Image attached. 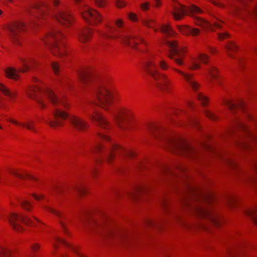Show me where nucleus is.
<instances>
[{
	"mask_svg": "<svg viewBox=\"0 0 257 257\" xmlns=\"http://www.w3.org/2000/svg\"><path fill=\"white\" fill-rule=\"evenodd\" d=\"M27 93L30 98L35 99L42 108L45 106L42 99L43 95L47 96L51 103L56 107L53 112L54 119H49L45 120L51 127H55L61 125L62 123L60 119H68L74 127L79 131H84L88 127V124L85 120L76 115H69L63 110V108L67 107V103L58 98L51 89H41L38 87H32L27 90Z\"/></svg>",
	"mask_w": 257,
	"mask_h": 257,
	"instance_id": "nucleus-1",
	"label": "nucleus"
},
{
	"mask_svg": "<svg viewBox=\"0 0 257 257\" xmlns=\"http://www.w3.org/2000/svg\"><path fill=\"white\" fill-rule=\"evenodd\" d=\"M80 221L85 227L96 232H103V235L114 238L120 243H125L127 241V233L124 230L114 231L108 227L105 220H97L94 218H90L88 213H84L80 218Z\"/></svg>",
	"mask_w": 257,
	"mask_h": 257,
	"instance_id": "nucleus-2",
	"label": "nucleus"
},
{
	"mask_svg": "<svg viewBox=\"0 0 257 257\" xmlns=\"http://www.w3.org/2000/svg\"><path fill=\"white\" fill-rule=\"evenodd\" d=\"M98 137L102 141L109 144V146H106L103 143L96 142L91 148V151L102 153L103 159L108 163H111L113 158L114 155L121 154L122 155L130 158L135 156V153L130 150H127L113 143L109 137L102 133H98Z\"/></svg>",
	"mask_w": 257,
	"mask_h": 257,
	"instance_id": "nucleus-3",
	"label": "nucleus"
},
{
	"mask_svg": "<svg viewBox=\"0 0 257 257\" xmlns=\"http://www.w3.org/2000/svg\"><path fill=\"white\" fill-rule=\"evenodd\" d=\"M117 28H112L108 26L106 33L100 32V36L105 39H115L125 45L135 47L139 42H143L142 38L136 34L130 33L126 29H121L123 22L118 19L115 22Z\"/></svg>",
	"mask_w": 257,
	"mask_h": 257,
	"instance_id": "nucleus-4",
	"label": "nucleus"
},
{
	"mask_svg": "<svg viewBox=\"0 0 257 257\" xmlns=\"http://www.w3.org/2000/svg\"><path fill=\"white\" fill-rule=\"evenodd\" d=\"M92 95L95 100L92 101L105 109H107L112 100L117 99V94L113 93L106 84L100 81H96L91 86Z\"/></svg>",
	"mask_w": 257,
	"mask_h": 257,
	"instance_id": "nucleus-5",
	"label": "nucleus"
},
{
	"mask_svg": "<svg viewBox=\"0 0 257 257\" xmlns=\"http://www.w3.org/2000/svg\"><path fill=\"white\" fill-rule=\"evenodd\" d=\"M166 147L188 157H195L200 154V151L189 144L182 139L165 137L163 138Z\"/></svg>",
	"mask_w": 257,
	"mask_h": 257,
	"instance_id": "nucleus-6",
	"label": "nucleus"
},
{
	"mask_svg": "<svg viewBox=\"0 0 257 257\" xmlns=\"http://www.w3.org/2000/svg\"><path fill=\"white\" fill-rule=\"evenodd\" d=\"M145 67L147 73L154 79L158 89L163 92H169L170 89V80L165 74L159 71L157 64L151 58L147 61Z\"/></svg>",
	"mask_w": 257,
	"mask_h": 257,
	"instance_id": "nucleus-7",
	"label": "nucleus"
},
{
	"mask_svg": "<svg viewBox=\"0 0 257 257\" xmlns=\"http://www.w3.org/2000/svg\"><path fill=\"white\" fill-rule=\"evenodd\" d=\"M63 37V34L58 30H53L43 39V41L51 48L54 55L62 57L65 54L64 44L63 41L59 42V41Z\"/></svg>",
	"mask_w": 257,
	"mask_h": 257,
	"instance_id": "nucleus-8",
	"label": "nucleus"
},
{
	"mask_svg": "<svg viewBox=\"0 0 257 257\" xmlns=\"http://www.w3.org/2000/svg\"><path fill=\"white\" fill-rule=\"evenodd\" d=\"M241 130L244 133L243 138L237 142V145L243 149H250L252 145L257 144V136L251 133L247 126L241 121L236 120L234 126L231 128L229 132L233 133L236 130Z\"/></svg>",
	"mask_w": 257,
	"mask_h": 257,
	"instance_id": "nucleus-9",
	"label": "nucleus"
},
{
	"mask_svg": "<svg viewBox=\"0 0 257 257\" xmlns=\"http://www.w3.org/2000/svg\"><path fill=\"white\" fill-rule=\"evenodd\" d=\"M174 11L171 12L174 18L176 20L182 19L184 15H188L194 16L196 15L203 13V11L195 5H192L189 7H186L180 4L176 0H173L172 4Z\"/></svg>",
	"mask_w": 257,
	"mask_h": 257,
	"instance_id": "nucleus-10",
	"label": "nucleus"
},
{
	"mask_svg": "<svg viewBox=\"0 0 257 257\" xmlns=\"http://www.w3.org/2000/svg\"><path fill=\"white\" fill-rule=\"evenodd\" d=\"M8 219L13 228L18 231L22 230V227L20 224V222H23L26 225L38 227L32 218L28 216L19 215L17 213H11L8 216Z\"/></svg>",
	"mask_w": 257,
	"mask_h": 257,
	"instance_id": "nucleus-11",
	"label": "nucleus"
},
{
	"mask_svg": "<svg viewBox=\"0 0 257 257\" xmlns=\"http://www.w3.org/2000/svg\"><path fill=\"white\" fill-rule=\"evenodd\" d=\"M166 45L169 47L170 51L168 57L174 60V61L179 65L184 64L182 60V53L185 52L183 48H179L177 42L175 40L169 41L166 42Z\"/></svg>",
	"mask_w": 257,
	"mask_h": 257,
	"instance_id": "nucleus-12",
	"label": "nucleus"
},
{
	"mask_svg": "<svg viewBox=\"0 0 257 257\" xmlns=\"http://www.w3.org/2000/svg\"><path fill=\"white\" fill-rule=\"evenodd\" d=\"M79 11L83 18L91 25H97L102 21V16L95 10L83 6Z\"/></svg>",
	"mask_w": 257,
	"mask_h": 257,
	"instance_id": "nucleus-13",
	"label": "nucleus"
},
{
	"mask_svg": "<svg viewBox=\"0 0 257 257\" xmlns=\"http://www.w3.org/2000/svg\"><path fill=\"white\" fill-rule=\"evenodd\" d=\"M49 0H42L39 3L31 6L28 10L29 14L33 16L31 23L34 24L35 20L38 19L40 17H44L46 11L49 9L48 2Z\"/></svg>",
	"mask_w": 257,
	"mask_h": 257,
	"instance_id": "nucleus-14",
	"label": "nucleus"
},
{
	"mask_svg": "<svg viewBox=\"0 0 257 257\" xmlns=\"http://www.w3.org/2000/svg\"><path fill=\"white\" fill-rule=\"evenodd\" d=\"M25 23L23 22H16L8 27L9 35L11 40L16 44H20L19 33L26 29Z\"/></svg>",
	"mask_w": 257,
	"mask_h": 257,
	"instance_id": "nucleus-15",
	"label": "nucleus"
},
{
	"mask_svg": "<svg viewBox=\"0 0 257 257\" xmlns=\"http://www.w3.org/2000/svg\"><path fill=\"white\" fill-rule=\"evenodd\" d=\"M130 112L125 108H119L112 113V116L117 126L121 130H125L127 119Z\"/></svg>",
	"mask_w": 257,
	"mask_h": 257,
	"instance_id": "nucleus-16",
	"label": "nucleus"
},
{
	"mask_svg": "<svg viewBox=\"0 0 257 257\" xmlns=\"http://www.w3.org/2000/svg\"><path fill=\"white\" fill-rule=\"evenodd\" d=\"M53 16L59 23L66 27L71 25L73 22L71 15L62 8L56 9L53 13Z\"/></svg>",
	"mask_w": 257,
	"mask_h": 257,
	"instance_id": "nucleus-17",
	"label": "nucleus"
},
{
	"mask_svg": "<svg viewBox=\"0 0 257 257\" xmlns=\"http://www.w3.org/2000/svg\"><path fill=\"white\" fill-rule=\"evenodd\" d=\"M193 207L194 211L198 215L209 219L215 225L218 224L217 216L210 209L203 206H195Z\"/></svg>",
	"mask_w": 257,
	"mask_h": 257,
	"instance_id": "nucleus-18",
	"label": "nucleus"
},
{
	"mask_svg": "<svg viewBox=\"0 0 257 257\" xmlns=\"http://www.w3.org/2000/svg\"><path fill=\"white\" fill-rule=\"evenodd\" d=\"M88 113L90 118L100 127L105 129L109 127L110 125L107 120L98 112L94 111L92 113L88 112Z\"/></svg>",
	"mask_w": 257,
	"mask_h": 257,
	"instance_id": "nucleus-19",
	"label": "nucleus"
},
{
	"mask_svg": "<svg viewBox=\"0 0 257 257\" xmlns=\"http://www.w3.org/2000/svg\"><path fill=\"white\" fill-rule=\"evenodd\" d=\"M20 60L22 64V67L19 69V71L21 72L28 71L30 68H34L37 64L35 59L32 56L20 58Z\"/></svg>",
	"mask_w": 257,
	"mask_h": 257,
	"instance_id": "nucleus-20",
	"label": "nucleus"
},
{
	"mask_svg": "<svg viewBox=\"0 0 257 257\" xmlns=\"http://www.w3.org/2000/svg\"><path fill=\"white\" fill-rule=\"evenodd\" d=\"M173 69L183 77L185 80L194 91H196L197 90L199 85L193 79V75L192 74L186 73L176 68H173Z\"/></svg>",
	"mask_w": 257,
	"mask_h": 257,
	"instance_id": "nucleus-21",
	"label": "nucleus"
},
{
	"mask_svg": "<svg viewBox=\"0 0 257 257\" xmlns=\"http://www.w3.org/2000/svg\"><path fill=\"white\" fill-rule=\"evenodd\" d=\"M195 23L196 25L202 28L212 31L214 30V28L217 29L221 28V25L218 22H214L213 24H211L200 17H195Z\"/></svg>",
	"mask_w": 257,
	"mask_h": 257,
	"instance_id": "nucleus-22",
	"label": "nucleus"
},
{
	"mask_svg": "<svg viewBox=\"0 0 257 257\" xmlns=\"http://www.w3.org/2000/svg\"><path fill=\"white\" fill-rule=\"evenodd\" d=\"M92 33V30L89 28H83L80 30L77 33L79 41L83 44L88 42L91 38Z\"/></svg>",
	"mask_w": 257,
	"mask_h": 257,
	"instance_id": "nucleus-23",
	"label": "nucleus"
},
{
	"mask_svg": "<svg viewBox=\"0 0 257 257\" xmlns=\"http://www.w3.org/2000/svg\"><path fill=\"white\" fill-rule=\"evenodd\" d=\"M243 6H248L250 3L249 12L257 19V0H237Z\"/></svg>",
	"mask_w": 257,
	"mask_h": 257,
	"instance_id": "nucleus-24",
	"label": "nucleus"
},
{
	"mask_svg": "<svg viewBox=\"0 0 257 257\" xmlns=\"http://www.w3.org/2000/svg\"><path fill=\"white\" fill-rule=\"evenodd\" d=\"M78 75L80 80L83 84L90 83L92 81L91 73L88 70L80 69L78 71Z\"/></svg>",
	"mask_w": 257,
	"mask_h": 257,
	"instance_id": "nucleus-25",
	"label": "nucleus"
},
{
	"mask_svg": "<svg viewBox=\"0 0 257 257\" xmlns=\"http://www.w3.org/2000/svg\"><path fill=\"white\" fill-rule=\"evenodd\" d=\"M224 104L226 105L232 112L238 108L243 109L244 106V101L242 100L238 101L237 103H235L231 100H224Z\"/></svg>",
	"mask_w": 257,
	"mask_h": 257,
	"instance_id": "nucleus-26",
	"label": "nucleus"
},
{
	"mask_svg": "<svg viewBox=\"0 0 257 257\" xmlns=\"http://www.w3.org/2000/svg\"><path fill=\"white\" fill-rule=\"evenodd\" d=\"M46 210L48 211L51 212L55 214L56 216H57L59 218V222L61 225V227L63 228L64 230L66 231V225L65 223L62 221V219L64 218V219H66V218L64 217L62 213L59 211L53 208L52 207L48 206H45L44 207Z\"/></svg>",
	"mask_w": 257,
	"mask_h": 257,
	"instance_id": "nucleus-27",
	"label": "nucleus"
},
{
	"mask_svg": "<svg viewBox=\"0 0 257 257\" xmlns=\"http://www.w3.org/2000/svg\"><path fill=\"white\" fill-rule=\"evenodd\" d=\"M178 29L182 34L186 35L191 34L193 36H196L200 31L198 29H193L186 26H178Z\"/></svg>",
	"mask_w": 257,
	"mask_h": 257,
	"instance_id": "nucleus-28",
	"label": "nucleus"
},
{
	"mask_svg": "<svg viewBox=\"0 0 257 257\" xmlns=\"http://www.w3.org/2000/svg\"><path fill=\"white\" fill-rule=\"evenodd\" d=\"M54 239L56 241V242H53V246L55 248H57V243H62L63 244H64V245H66V246H69L70 247L72 250H73V251H74L77 255H78V256H79L80 257H86L84 255L82 254H81L75 248V247L71 245L70 244H69L68 243H67L66 241H65L64 240L62 239H61L60 238H59V237L58 236H55L54 237Z\"/></svg>",
	"mask_w": 257,
	"mask_h": 257,
	"instance_id": "nucleus-29",
	"label": "nucleus"
},
{
	"mask_svg": "<svg viewBox=\"0 0 257 257\" xmlns=\"http://www.w3.org/2000/svg\"><path fill=\"white\" fill-rule=\"evenodd\" d=\"M0 91L4 95L9 97L11 100H13L17 96V92L15 90H11L7 86L0 83Z\"/></svg>",
	"mask_w": 257,
	"mask_h": 257,
	"instance_id": "nucleus-30",
	"label": "nucleus"
},
{
	"mask_svg": "<svg viewBox=\"0 0 257 257\" xmlns=\"http://www.w3.org/2000/svg\"><path fill=\"white\" fill-rule=\"evenodd\" d=\"M149 189L148 186L147 185H140L136 186L133 191L128 193V195L133 198L136 197L137 195L141 193L148 191Z\"/></svg>",
	"mask_w": 257,
	"mask_h": 257,
	"instance_id": "nucleus-31",
	"label": "nucleus"
},
{
	"mask_svg": "<svg viewBox=\"0 0 257 257\" xmlns=\"http://www.w3.org/2000/svg\"><path fill=\"white\" fill-rule=\"evenodd\" d=\"M8 120L16 125L22 126L23 127H26L28 130L32 131L35 133L36 132V130L34 126V122L33 121H30L27 123H21L16 120L11 118L8 119Z\"/></svg>",
	"mask_w": 257,
	"mask_h": 257,
	"instance_id": "nucleus-32",
	"label": "nucleus"
},
{
	"mask_svg": "<svg viewBox=\"0 0 257 257\" xmlns=\"http://www.w3.org/2000/svg\"><path fill=\"white\" fill-rule=\"evenodd\" d=\"M245 213L251 218L254 223L257 225V206L254 208L247 209L245 211Z\"/></svg>",
	"mask_w": 257,
	"mask_h": 257,
	"instance_id": "nucleus-33",
	"label": "nucleus"
},
{
	"mask_svg": "<svg viewBox=\"0 0 257 257\" xmlns=\"http://www.w3.org/2000/svg\"><path fill=\"white\" fill-rule=\"evenodd\" d=\"M6 76L17 80L19 77L18 71L14 68H9L6 70Z\"/></svg>",
	"mask_w": 257,
	"mask_h": 257,
	"instance_id": "nucleus-34",
	"label": "nucleus"
},
{
	"mask_svg": "<svg viewBox=\"0 0 257 257\" xmlns=\"http://www.w3.org/2000/svg\"><path fill=\"white\" fill-rule=\"evenodd\" d=\"M226 49L227 51L228 55L231 58H233L232 52H235L237 50V46L232 42H229L226 46Z\"/></svg>",
	"mask_w": 257,
	"mask_h": 257,
	"instance_id": "nucleus-35",
	"label": "nucleus"
},
{
	"mask_svg": "<svg viewBox=\"0 0 257 257\" xmlns=\"http://www.w3.org/2000/svg\"><path fill=\"white\" fill-rule=\"evenodd\" d=\"M11 173L12 174H13L14 175H15V176H16L19 178H21V179H29V180H36V179L34 177H33L29 174H26L24 175L21 174L15 170L12 171Z\"/></svg>",
	"mask_w": 257,
	"mask_h": 257,
	"instance_id": "nucleus-36",
	"label": "nucleus"
},
{
	"mask_svg": "<svg viewBox=\"0 0 257 257\" xmlns=\"http://www.w3.org/2000/svg\"><path fill=\"white\" fill-rule=\"evenodd\" d=\"M161 31L168 36H172L174 35V32L168 25H163L161 27Z\"/></svg>",
	"mask_w": 257,
	"mask_h": 257,
	"instance_id": "nucleus-37",
	"label": "nucleus"
},
{
	"mask_svg": "<svg viewBox=\"0 0 257 257\" xmlns=\"http://www.w3.org/2000/svg\"><path fill=\"white\" fill-rule=\"evenodd\" d=\"M18 201L24 209L30 211V208L32 207V205L28 201L24 199H19Z\"/></svg>",
	"mask_w": 257,
	"mask_h": 257,
	"instance_id": "nucleus-38",
	"label": "nucleus"
},
{
	"mask_svg": "<svg viewBox=\"0 0 257 257\" xmlns=\"http://www.w3.org/2000/svg\"><path fill=\"white\" fill-rule=\"evenodd\" d=\"M208 71L212 79L214 80L215 81L216 80V81H217V70H216V69L215 67L212 66L209 68Z\"/></svg>",
	"mask_w": 257,
	"mask_h": 257,
	"instance_id": "nucleus-39",
	"label": "nucleus"
},
{
	"mask_svg": "<svg viewBox=\"0 0 257 257\" xmlns=\"http://www.w3.org/2000/svg\"><path fill=\"white\" fill-rule=\"evenodd\" d=\"M188 67L191 70H195L199 68L200 67V65L196 62L195 60H192L189 62Z\"/></svg>",
	"mask_w": 257,
	"mask_h": 257,
	"instance_id": "nucleus-40",
	"label": "nucleus"
},
{
	"mask_svg": "<svg viewBox=\"0 0 257 257\" xmlns=\"http://www.w3.org/2000/svg\"><path fill=\"white\" fill-rule=\"evenodd\" d=\"M11 251L7 248H3L0 249V255L3 257H9L11 255Z\"/></svg>",
	"mask_w": 257,
	"mask_h": 257,
	"instance_id": "nucleus-41",
	"label": "nucleus"
},
{
	"mask_svg": "<svg viewBox=\"0 0 257 257\" xmlns=\"http://www.w3.org/2000/svg\"><path fill=\"white\" fill-rule=\"evenodd\" d=\"M158 64L160 69L162 70H166L169 67L168 64L164 60L159 61L158 62Z\"/></svg>",
	"mask_w": 257,
	"mask_h": 257,
	"instance_id": "nucleus-42",
	"label": "nucleus"
},
{
	"mask_svg": "<svg viewBox=\"0 0 257 257\" xmlns=\"http://www.w3.org/2000/svg\"><path fill=\"white\" fill-rule=\"evenodd\" d=\"M205 114L206 116L208 117L209 119L215 120L217 119V116L215 115V114H214L211 111L208 110H205L204 111Z\"/></svg>",
	"mask_w": 257,
	"mask_h": 257,
	"instance_id": "nucleus-43",
	"label": "nucleus"
},
{
	"mask_svg": "<svg viewBox=\"0 0 257 257\" xmlns=\"http://www.w3.org/2000/svg\"><path fill=\"white\" fill-rule=\"evenodd\" d=\"M197 99L201 102L203 105L205 106L207 103V98L201 93H198L197 95Z\"/></svg>",
	"mask_w": 257,
	"mask_h": 257,
	"instance_id": "nucleus-44",
	"label": "nucleus"
},
{
	"mask_svg": "<svg viewBox=\"0 0 257 257\" xmlns=\"http://www.w3.org/2000/svg\"><path fill=\"white\" fill-rule=\"evenodd\" d=\"M74 189L80 194H84L85 193L86 190L84 187L82 185H78L74 187Z\"/></svg>",
	"mask_w": 257,
	"mask_h": 257,
	"instance_id": "nucleus-45",
	"label": "nucleus"
},
{
	"mask_svg": "<svg viewBox=\"0 0 257 257\" xmlns=\"http://www.w3.org/2000/svg\"><path fill=\"white\" fill-rule=\"evenodd\" d=\"M52 68L56 74H58L60 70L59 65L56 62H53L51 64Z\"/></svg>",
	"mask_w": 257,
	"mask_h": 257,
	"instance_id": "nucleus-46",
	"label": "nucleus"
},
{
	"mask_svg": "<svg viewBox=\"0 0 257 257\" xmlns=\"http://www.w3.org/2000/svg\"><path fill=\"white\" fill-rule=\"evenodd\" d=\"M199 59L200 61L203 63H206L208 60V56L205 54H199Z\"/></svg>",
	"mask_w": 257,
	"mask_h": 257,
	"instance_id": "nucleus-47",
	"label": "nucleus"
},
{
	"mask_svg": "<svg viewBox=\"0 0 257 257\" xmlns=\"http://www.w3.org/2000/svg\"><path fill=\"white\" fill-rule=\"evenodd\" d=\"M95 4L99 7H103L106 5L105 0H95Z\"/></svg>",
	"mask_w": 257,
	"mask_h": 257,
	"instance_id": "nucleus-48",
	"label": "nucleus"
},
{
	"mask_svg": "<svg viewBox=\"0 0 257 257\" xmlns=\"http://www.w3.org/2000/svg\"><path fill=\"white\" fill-rule=\"evenodd\" d=\"M218 36L219 40H222L224 39L227 38L229 37V35L228 33L224 32L222 33H219Z\"/></svg>",
	"mask_w": 257,
	"mask_h": 257,
	"instance_id": "nucleus-49",
	"label": "nucleus"
},
{
	"mask_svg": "<svg viewBox=\"0 0 257 257\" xmlns=\"http://www.w3.org/2000/svg\"><path fill=\"white\" fill-rule=\"evenodd\" d=\"M246 179L248 181L251 182H254L257 181V179L256 177L253 175H247L246 177Z\"/></svg>",
	"mask_w": 257,
	"mask_h": 257,
	"instance_id": "nucleus-50",
	"label": "nucleus"
},
{
	"mask_svg": "<svg viewBox=\"0 0 257 257\" xmlns=\"http://www.w3.org/2000/svg\"><path fill=\"white\" fill-rule=\"evenodd\" d=\"M141 9L143 11H147L149 9V3H144L141 5Z\"/></svg>",
	"mask_w": 257,
	"mask_h": 257,
	"instance_id": "nucleus-51",
	"label": "nucleus"
},
{
	"mask_svg": "<svg viewBox=\"0 0 257 257\" xmlns=\"http://www.w3.org/2000/svg\"><path fill=\"white\" fill-rule=\"evenodd\" d=\"M54 189L57 193H60L61 192H63L64 190V188L62 186H59L55 187Z\"/></svg>",
	"mask_w": 257,
	"mask_h": 257,
	"instance_id": "nucleus-52",
	"label": "nucleus"
},
{
	"mask_svg": "<svg viewBox=\"0 0 257 257\" xmlns=\"http://www.w3.org/2000/svg\"><path fill=\"white\" fill-rule=\"evenodd\" d=\"M190 123L193 125H197L198 123V120L195 118H192L190 119Z\"/></svg>",
	"mask_w": 257,
	"mask_h": 257,
	"instance_id": "nucleus-53",
	"label": "nucleus"
},
{
	"mask_svg": "<svg viewBox=\"0 0 257 257\" xmlns=\"http://www.w3.org/2000/svg\"><path fill=\"white\" fill-rule=\"evenodd\" d=\"M158 129L159 128H158L157 126H156L155 125H151L148 127L149 131H150L152 133H153V132L154 131L158 130Z\"/></svg>",
	"mask_w": 257,
	"mask_h": 257,
	"instance_id": "nucleus-54",
	"label": "nucleus"
},
{
	"mask_svg": "<svg viewBox=\"0 0 257 257\" xmlns=\"http://www.w3.org/2000/svg\"><path fill=\"white\" fill-rule=\"evenodd\" d=\"M128 17H129V18L132 20V21H135L137 20V16L134 14H133V13H130L128 15Z\"/></svg>",
	"mask_w": 257,
	"mask_h": 257,
	"instance_id": "nucleus-55",
	"label": "nucleus"
},
{
	"mask_svg": "<svg viewBox=\"0 0 257 257\" xmlns=\"http://www.w3.org/2000/svg\"><path fill=\"white\" fill-rule=\"evenodd\" d=\"M116 5L118 8H121L124 6V3L120 0H117L116 2Z\"/></svg>",
	"mask_w": 257,
	"mask_h": 257,
	"instance_id": "nucleus-56",
	"label": "nucleus"
},
{
	"mask_svg": "<svg viewBox=\"0 0 257 257\" xmlns=\"http://www.w3.org/2000/svg\"><path fill=\"white\" fill-rule=\"evenodd\" d=\"M252 169L254 172L257 174V161H254L252 165Z\"/></svg>",
	"mask_w": 257,
	"mask_h": 257,
	"instance_id": "nucleus-57",
	"label": "nucleus"
},
{
	"mask_svg": "<svg viewBox=\"0 0 257 257\" xmlns=\"http://www.w3.org/2000/svg\"><path fill=\"white\" fill-rule=\"evenodd\" d=\"M147 224L150 226L157 225V224L156 222H154L152 220H148L147 222Z\"/></svg>",
	"mask_w": 257,
	"mask_h": 257,
	"instance_id": "nucleus-58",
	"label": "nucleus"
},
{
	"mask_svg": "<svg viewBox=\"0 0 257 257\" xmlns=\"http://www.w3.org/2000/svg\"><path fill=\"white\" fill-rule=\"evenodd\" d=\"M39 248V245L37 244H35L32 246V249L33 251H36L38 250Z\"/></svg>",
	"mask_w": 257,
	"mask_h": 257,
	"instance_id": "nucleus-59",
	"label": "nucleus"
},
{
	"mask_svg": "<svg viewBox=\"0 0 257 257\" xmlns=\"http://www.w3.org/2000/svg\"><path fill=\"white\" fill-rule=\"evenodd\" d=\"M33 196L35 198V199L37 200H38L43 198V195H37L34 194H33Z\"/></svg>",
	"mask_w": 257,
	"mask_h": 257,
	"instance_id": "nucleus-60",
	"label": "nucleus"
},
{
	"mask_svg": "<svg viewBox=\"0 0 257 257\" xmlns=\"http://www.w3.org/2000/svg\"><path fill=\"white\" fill-rule=\"evenodd\" d=\"M226 162L229 165H230V166H234L235 165V163L231 160L227 159L226 160Z\"/></svg>",
	"mask_w": 257,
	"mask_h": 257,
	"instance_id": "nucleus-61",
	"label": "nucleus"
},
{
	"mask_svg": "<svg viewBox=\"0 0 257 257\" xmlns=\"http://www.w3.org/2000/svg\"><path fill=\"white\" fill-rule=\"evenodd\" d=\"M52 2L53 5L55 7L57 6L59 4V1L58 0H52Z\"/></svg>",
	"mask_w": 257,
	"mask_h": 257,
	"instance_id": "nucleus-62",
	"label": "nucleus"
},
{
	"mask_svg": "<svg viewBox=\"0 0 257 257\" xmlns=\"http://www.w3.org/2000/svg\"><path fill=\"white\" fill-rule=\"evenodd\" d=\"M202 147L204 149L211 150V148L207 145L203 144L202 145Z\"/></svg>",
	"mask_w": 257,
	"mask_h": 257,
	"instance_id": "nucleus-63",
	"label": "nucleus"
},
{
	"mask_svg": "<svg viewBox=\"0 0 257 257\" xmlns=\"http://www.w3.org/2000/svg\"><path fill=\"white\" fill-rule=\"evenodd\" d=\"M234 201V199L231 197L227 198V202L229 204L232 203Z\"/></svg>",
	"mask_w": 257,
	"mask_h": 257,
	"instance_id": "nucleus-64",
	"label": "nucleus"
}]
</instances>
